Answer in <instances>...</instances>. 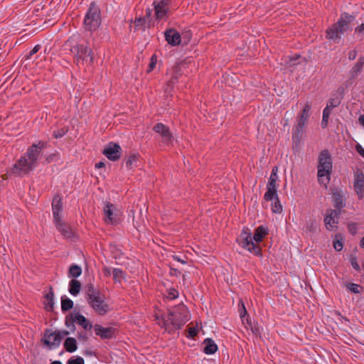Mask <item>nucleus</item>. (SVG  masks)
Here are the masks:
<instances>
[{"label": "nucleus", "instance_id": "33", "mask_svg": "<svg viewBox=\"0 0 364 364\" xmlns=\"http://www.w3.org/2000/svg\"><path fill=\"white\" fill-rule=\"evenodd\" d=\"M304 132V129L294 125L292 129V139L296 143H299Z\"/></svg>", "mask_w": 364, "mask_h": 364}, {"label": "nucleus", "instance_id": "5", "mask_svg": "<svg viewBox=\"0 0 364 364\" xmlns=\"http://www.w3.org/2000/svg\"><path fill=\"white\" fill-rule=\"evenodd\" d=\"M101 25V10L95 1H92L85 13L83 27L85 31L94 32Z\"/></svg>", "mask_w": 364, "mask_h": 364}, {"label": "nucleus", "instance_id": "24", "mask_svg": "<svg viewBox=\"0 0 364 364\" xmlns=\"http://www.w3.org/2000/svg\"><path fill=\"white\" fill-rule=\"evenodd\" d=\"M343 87H341L338 89V92H339V97H331L326 105V109H332L333 108L338 107L341 103V100L343 98Z\"/></svg>", "mask_w": 364, "mask_h": 364}, {"label": "nucleus", "instance_id": "14", "mask_svg": "<svg viewBox=\"0 0 364 364\" xmlns=\"http://www.w3.org/2000/svg\"><path fill=\"white\" fill-rule=\"evenodd\" d=\"M353 187L358 198L363 199L364 198V173L359 169L355 173Z\"/></svg>", "mask_w": 364, "mask_h": 364}, {"label": "nucleus", "instance_id": "2", "mask_svg": "<svg viewBox=\"0 0 364 364\" xmlns=\"http://www.w3.org/2000/svg\"><path fill=\"white\" fill-rule=\"evenodd\" d=\"M86 294L89 306L97 315L105 316L112 310L110 305L106 301L105 295L92 284L87 285Z\"/></svg>", "mask_w": 364, "mask_h": 364}, {"label": "nucleus", "instance_id": "27", "mask_svg": "<svg viewBox=\"0 0 364 364\" xmlns=\"http://www.w3.org/2000/svg\"><path fill=\"white\" fill-rule=\"evenodd\" d=\"M75 317L76 323L81 326L85 330H90L92 328V325L90 321L80 313H75Z\"/></svg>", "mask_w": 364, "mask_h": 364}, {"label": "nucleus", "instance_id": "25", "mask_svg": "<svg viewBox=\"0 0 364 364\" xmlns=\"http://www.w3.org/2000/svg\"><path fill=\"white\" fill-rule=\"evenodd\" d=\"M269 233V230L267 228L259 225L258 226L255 231V234L252 237L253 240L256 242H260L263 240L264 237H266Z\"/></svg>", "mask_w": 364, "mask_h": 364}, {"label": "nucleus", "instance_id": "50", "mask_svg": "<svg viewBox=\"0 0 364 364\" xmlns=\"http://www.w3.org/2000/svg\"><path fill=\"white\" fill-rule=\"evenodd\" d=\"M350 262L353 268L355 269L356 271L359 272L360 270V266L357 262L356 256L351 255L350 257Z\"/></svg>", "mask_w": 364, "mask_h": 364}, {"label": "nucleus", "instance_id": "42", "mask_svg": "<svg viewBox=\"0 0 364 364\" xmlns=\"http://www.w3.org/2000/svg\"><path fill=\"white\" fill-rule=\"evenodd\" d=\"M179 296L178 291L175 288H170L167 290V295L166 296V298L168 300H173L175 299H177Z\"/></svg>", "mask_w": 364, "mask_h": 364}, {"label": "nucleus", "instance_id": "1", "mask_svg": "<svg viewBox=\"0 0 364 364\" xmlns=\"http://www.w3.org/2000/svg\"><path fill=\"white\" fill-rule=\"evenodd\" d=\"M41 154L36 146H29L24 155L13 165L10 171L16 176L27 175L37 166Z\"/></svg>", "mask_w": 364, "mask_h": 364}, {"label": "nucleus", "instance_id": "30", "mask_svg": "<svg viewBox=\"0 0 364 364\" xmlns=\"http://www.w3.org/2000/svg\"><path fill=\"white\" fill-rule=\"evenodd\" d=\"M140 155L139 154H131L126 161V167L129 169H132L138 166L137 162L139 159Z\"/></svg>", "mask_w": 364, "mask_h": 364}, {"label": "nucleus", "instance_id": "48", "mask_svg": "<svg viewBox=\"0 0 364 364\" xmlns=\"http://www.w3.org/2000/svg\"><path fill=\"white\" fill-rule=\"evenodd\" d=\"M156 63H157L156 55L155 54L152 55L151 57V59H150V63L149 64V68H148L147 72L149 73V72L152 71L154 69V68L156 67Z\"/></svg>", "mask_w": 364, "mask_h": 364}, {"label": "nucleus", "instance_id": "3", "mask_svg": "<svg viewBox=\"0 0 364 364\" xmlns=\"http://www.w3.org/2000/svg\"><path fill=\"white\" fill-rule=\"evenodd\" d=\"M317 178L321 185L327 187L333 172L332 156L328 149L322 150L318 156Z\"/></svg>", "mask_w": 364, "mask_h": 364}, {"label": "nucleus", "instance_id": "6", "mask_svg": "<svg viewBox=\"0 0 364 364\" xmlns=\"http://www.w3.org/2000/svg\"><path fill=\"white\" fill-rule=\"evenodd\" d=\"M253 240L250 229L247 227H243L236 242L241 247L254 254L255 256L262 257L261 247L255 244Z\"/></svg>", "mask_w": 364, "mask_h": 364}, {"label": "nucleus", "instance_id": "64", "mask_svg": "<svg viewBox=\"0 0 364 364\" xmlns=\"http://www.w3.org/2000/svg\"><path fill=\"white\" fill-rule=\"evenodd\" d=\"M358 122L363 127H364V114L359 117Z\"/></svg>", "mask_w": 364, "mask_h": 364}, {"label": "nucleus", "instance_id": "57", "mask_svg": "<svg viewBox=\"0 0 364 364\" xmlns=\"http://www.w3.org/2000/svg\"><path fill=\"white\" fill-rule=\"evenodd\" d=\"M357 56V51L355 50H353L348 52V58L350 60H353L355 59Z\"/></svg>", "mask_w": 364, "mask_h": 364}, {"label": "nucleus", "instance_id": "58", "mask_svg": "<svg viewBox=\"0 0 364 364\" xmlns=\"http://www.w3.org/2000/svg\"><path fill=\"white\" fill-rule=\"evenodd\" d=\"M169 274L171 276L178 277L181 274V272L176 268L171 267Z\"/></svg>", "mask_w": 364, "mask_h": 364}, {"label": "nucleus", "instance_id": "37", "mask_svg": "<svg viewBox=\"0 0 364 364\" xmlns=\"http://www.w3.org/2000/svg\"><path fill=\"white\" fill-rule=\"evenodd\" d=\"M346 287L348 291L356 294H360L363 290V287L362 286L355 283H346Z\"/></svg>", "mask_w": 364, "mask_h": 364}, {"label": "nucleus", "instance_id": "59", "mask_svg": "<svg viewBox=\"0 0 364 364\" xmlns=\"http://www.w3.org/2000/svg\"><path fill=\"white\" fill-rule=\"evenodd\" d=\"M296 121H297V123L296 125H297L298 127L302 128V129H304L306 124V122L307 121H305V120H303V119H301L298 117H296Z\"/></svg>", "mask_w": 364, "mask_h": 364}, {"label": "nucleus", "instance_id": "17", "mask_svg": "<svg viewBox=\"0 0 364 364\" xmlns=\"http://www.w3.org/2000/svg\"><path fill=\"white\" fill-rule=\"evenodd\" d=\"M94 330L97 336H100L102 339H110L114 337L115 329L112 327H103L100 324L94 326Z\"/></svg>", "mask_w": 364, "mask_h": 364}, {"label": "nucleus", "instance_id": "56", "mask_svg": "<svg viewBox=\"0 0 364 364\" xmlns=\"http://www.w3.org/2000/svg\"><path fill=\"white\" fill-rule=\"evenodd\" d=\"M46 301L53 300L54 298V292L53 291L52 287L50 288V291L48 293L46 294L44 296Z\"/></svg>", "mask_w": 364, "mask_h": 364}, {"label": "nucleus", "instance_id": "23", "mask_svg": "<svg viewBox=\"0 0 364 364\" xmlns=\"http://www.w3.org/2000/svg\"><path fill=\"white\" fill-rule=\"evenodd\" d=\"M364 67V56L360 55L350 70V78L353 79L361 73Z\"/></svg>", "mask_w": 364, "mask_h": 364}, {"label": "nucleus", "instance_id": "54", "mask_svg": "<svg viewBox=\"0 0 364 364\" xmlns=\"http://www.w3.org/2000/svg\"><path fill=\"white\" fill-rule=\"evenodd\" d=\"M145 23H146L145 18H141V17L136 18L135 21H134L135 26L138 27V28L144 26Z\"/></svg>", "mask_w": 364, "mask_h": 364}, {"label": "nucleus", "instance_id": "7", "mask_svg": "<svg viewBox=\"0 0 364 364\" xmlns=\"http://www.w3.org/2000/svg\"><path fill=\"white\" fill-rule=\"evenodd\" d=\"M187 308L183 304L174 307L173 309H168V321L174 326H180L188 320Z\"/></svg>", "mask_w": 364, "mask_h": 364}, {"label": "nucleus", "instance_id": "53", "mask_svg": "<svg viewBox=\"0 0 364 364\" xmlns=\"http://www.w3.org/2000/svg\"><path fill=\"white\" fill-rule=\"evenodd\" d=\"M198 334V329L195 327H191L188 328V333L187 337L189 338H194Z\"/></svg>", "mask_w": 364, "mask_h": 364}, {"label": "nucleus", "instance_id": "62", "mask_svg": "<svg viewBox=\"0 0 364 364\" xmlns=\"http://www.w3.org/2000/svg\"><path fill=\"white\" fill-rule=\"evenodd\" d=\"M355 32H359V33L364 32V23L356 28Z\"/></svg>", "mask_w": 364, "mask_h": 364}, {"label": "nucleus", "instance_id": "29", "mask_svg": "<svg viewBox=\"0 0 364 364\" xmlns=\"http://www.w3.org/2000/svg\"><path fill=\"white\" fill-rule=\"evenodd\" d=\"M81 289V284L77 279H72L69 282V292L73 296H77Z\"/></svg>", "mask_w": 364, "mask_h": 364}, {"label": "nucleus", "instance_id": "28", "mask_svg": "<svg viewBox=\"0 0 364 364\" xmlns=\"http://www.w3.org/2000/svg\"><path fill=\"white\" fill-rule=\"evenodd\" d=\"M63 346L67 352L73 353L77 348V341L75 338L68 337L65 340Z\"/></svg>", "mask_w": 364, "mask_h": 364}, {"label": "nucleus", "instance_id": "16", "mask_svg": "<svg viewBox=\"0 0 364 364\" xmlns=\"http://www.w3.org/2000/svg\"><path fill=\"white\" fill-rule=\"evenodd\" d=\"M115 205L109 202H106L103 208L105 220L107 224H114L116 223V214L114 213Z\"/></svg>", "mask_w": 364, "mask_h": 364}, {"label": "nucleus", "instance_id": "15", "mask_svg": "<svg viewBox=\"0 0 364 364\" xmlns=\"http://www.w3.org/2000/svg\"><path fill=\"white\" fill-rule=\"evenodd\" d=\"M164 37L167 43L171 46H176L181 44V34L174 28L166 29L164 32Z\"/></svg>", "mask_w": 364, "mask_h": 364}, {"label": "nucleus", "instance_id": "55", "mask_svg": "<svg viewBox=\"0 0 364 364\" xmlns=\"http://www.w3.org/2000/svg\"><path fill=\"white\" fill-rule=\"evenodd\" d=\"M45 308L48 311H52L54 308V301L53 300L47 301Z\"/></svg>", "mask_w": 364, "mask_h": 364}, {"label": "nucleus", "instance_id": "18", "mask_svg": "<svg viewBox=\"0 0 364 364\" xmlns=\"http://www.w3.org/2000/svg\"><path fill=\"white\" fill-rule=\"evenodd\" d=\"M332 193L335 210L341 211L346 206V198L338 189H333Z\"/></svg>", "mask_w": 364, "mask_h": 364}, {"label": "nucleus", "instance_id": "39", "mask_svg": "<svg viewBox=\"0 0 364 364\" xmlns=\"http://www.w3.org/2000/svg\"><path fill=\"white\" fill-rule=\"evenodd\" d=\"M179 81V79L175 77L174 75H171V78L168 80V81L166 83L165 92H171L175 86Z\"/></svg>", "mask_w": 364, "mask_h": 364}, {"label": "nucleus", "instance_id": "11", "mask_svg": "<svg viewBox=\"0 0 364 364\" xmlns=\"http://www.w3.org/2000/svg\"><path fill=\"white\" fill-rule=\"evenodd\" d=\"M122 149L118 144L109 143L102 154L110 161H116L121 157Z\"/></svg>", "mask_w": 364, "mask_h": 364}, {"label": "nucleus", "instance_id": "60", "mask_svg": "<svg viewBox=\"0 0 364 364\" xmlns=\"http://www.w3.org/2000/svg\"><path fill=\"white\" fill-rule=\"evenodd\" d=\"M356 151L357 152L363 157L364 158V149L360 144L356 145Z\"/></svg>", "mask_w": 364, "mask_h": 364}, {"label": "nucleus", "instance_id": "31", "mask_svg": "<svg viewBox=\"0 0 364 364\" xmlns=\"http://www.w3.org/2000/svg\"><path fill=\"white\" fill-rule=\"evenodd\" d=\"M318 228L317 223L314 219H309L306 222L305 226L304 228L306 232L309 234H314L316 232Z\"/></svg>", "mask_w": 364, "mask_h": 364}, {"label": "nucleus", "instance_id": "63", "mask_svg": "<svg viewBox=\"0 0 364 364\" xmlns=\"http://www.w3.org/2000/svg\"><path fill=\"white\" fill-rule=\"evenodd\" d=\"M105 166V164L102 161H100L95 164V168H102Z\"/></svg>", "mask_w": 364, "mask_h": 364}, {"label": "nucleus", "instance_id": "43", "mask_svg": "<svg viewBox=\"0 0 364 364\" xmlns=\"http://www.w3.org/2000/svg\"><path fill=\"white\" fill-rule=\"evenodd\" d=\"M41 48V46L39 44L36 45L33 48L29 51L28 53L26 54L23 57L25 60H31L36 53H37Z\"/></svg>", "mask_w": 364, "mask_h": 364}, {"label": "nucleus", "instance_id": "34", "mask_svg": "<svg viewBox=\"0 0 364 364\" xmlns=\"http://www.w3.org/2000/svg\"><path fill=\"white\" fill-rule=\"evenodd\" d=\"M75 323H76L75 314L71 313L65 316V324L72 332L75 330Z\"/></svg>", "mask_w": 364, "mask_h": 364}, {"label": "nucleus", "instance_id": "51", "mask_svg": "<svg viewBox=\"0 0 364 364\" xmlns=\"http://www.w3.org/2000/svg\"><path fill=\"white\" fill-rule=\"evenodd\" d=\"M241 304H242V306L239 309L240 316V318H241L242 322H245V317H246V316H247V312L246 308H245L243 302H241Z\"/></svg>", "mask_w": 364, "mask_h": 364}, {"label": "nucleus", "instance_id": "44", "mask_svg": "<svg viewBox=\"0 0 364 364\" xmlns=\"http://www.w3.org/2000/svg\"><path fill=\"white\" fill-rule=\"evenodd\" d=\"M60 159V154L58 151H55L53 154L48 155L46 158V162L50 164L51 162L57 161Z\"/></svg>", "mask_w": 364, "mask_h": 364}, {"label": "nucleus", "instance_id": "4", "mask_svg": "<svg viewBox=\"0 0 364 364\" xmlns=\"http://www.w3.org/2000/svg\"><path fill=\"white\" fill-rule=\"evenodd\" d=\"M353 19V16L343 13L338 21L326 30V38L333 43H339L341 35L350 31V23Z\"/></svg>", "mask_w": 364, "mask_h": 364}, {"label": "nucleus", "instance_id": "41", "mask_svg": "<svg viewBox=\"0 0 364 364\" xmlns=\"http://www.w3.org/2000/svg\"><path fill=\"white\" fill-rule=\"evenodd\" d=\"M68 130L69 129L67 127H62L58 130L54 131L53 136L55 139H60L68 133Z\"/></svg>", "mask_w": 364, "mask_h": 364}, {"label": "nucleus", "instance_id": "38", "mask_svg": "<svg viewBox=\"0 0 364 364\" xmlns=\"http://www.w3.org/2000/svg\"><path fill=\"white\" fill-rule=\"evenodd\" d=\"M311 108V105L309 103H306L304 109L301 110V113L297 116V117L301 119L308 121L310 116Z\"/></svg>", "mask_w": 364, "mask_h": 364}, {"label": "nucleus", "instance_id": "10", "mask_svg": "<svg viewBox=\"0 0 364 364\" xmlns=\"http://www.w3.org/2000/svg\"><path fill=\"white\" fill-rule=\"evenodd\" d=\"M341 211L328 209L326 210V215L324 218V224L327 230H333L336 229L338 223Z\"/></svg>", "mask_w": 364, "mask_h": 364}, {"label": "nucleus", "instance_id": "46", "mask_svg": "<svg viewBox=\"0 0 364 364\" xmlns=\"http://www.w3.org/2000/svg\"><path fill=\"white\" fill-rule=\"evenodd\" d=\"M113 278L114 280L119 281V279L124 277V272L121 269L114 268L112 271Z\"/></svg>", "mask_w": 364, "mask_h": 364}, {"label": "nucleus", "instance_id": "19", "mask_svg": "<svg viewBox=\"0 0 364 364\" xmlns=\"http://www.w3.org/2000/svg\"><path fill=\"white\" fill-rule=\"evenodd\" d=\"M279 177L277 173H271L267 184L266 198H271V196L277 191L278 184L277 181Z\"/></svg>", "mask_w": 364, "mask_h": 364}, {"label": "nucleus", "instance_id": "21", "mask_svg": "<svg viewBox=\"0 0 364 364\" xmlns=\"http://www.w3.org/2000/svg\"><path fill=\"white\" fill-rule=\"evenodd\" d=\"M57 335L55 331H53L51 329L46 328L44 331L43 338H42V342L49 348V349H55L59 346H55L51 345L55 342L54 339Z\"/></svg>", "mask_w": 364, "mask_h": 364}, {"label": "nucleus", "instance_id": "9", "mask_svg": "<svg viewBox=\"0 0 364 364\" xmlns=\"http://www.w3.org/2000/svg\"><path fill=\"white\" fill-rule=\"evenodd\" d=\"M172 0H154L153 6L154 9V17L157 21H166L170 15V9Z\"/></svg>", "mask_w": 364, "mask_h": 364}, {"label": "nucleus", "instance_id": "49", "mask_svg": "<svg viewBox=\"0 0 364 364\" xmlns=\"http://www.w3.org/2000/svg\"><path fill=\"white\" fill-rule=\"evenodd\" d=\"M172 75H174L175 77H176L177 78H180V77L182 75V70H181V68L179 65H176L173 67L172 68Z\"/></svg>", "mask_w": 364, "mask_h": 364}, {"label": "nucleus", "instance_id": "20", "mask_svg": "<svg viewBox=\"0 0 364 364\" xmlns=\"http://www.w3.org/2000/svg\"><path fill=\"white\" fill-rule=\"evenodd\" d=\"M63 211V202L62 199L55 196L52 202V212L53 215V221L61 219L60 213Z\"/></svg>", "mask_w": 364, "mask_h": 364}, {"label": "nucleus", "instance_id": "35", "mask_svg": "<svg viewBox=\"0 0 364 364\" xmlns=\"http://www.w3.org/2000/svg\"><path fill=\"white\" fill-rule=\"evenodd\" d=\"M57 333V335H55V342L53 343L51 345L55 346H60V343L62 340L67 336L70 333L68 331L63 330V331H55Z\"/></svg>", "mask_w": 364, "mask_h": 364}, {"label": "nucleus", "instance_id": "61", "mask_svg": "<svg viewBox=\"0 0 364 364\" xmlns=\"http://www.w3.org/2000/svg\"><path fill=\"white\" fill-rule=\"evenodd\" d=\"M173 259L182 264H186L187 262L186 260L181 259L180 257L178 255H173Z\"/></svg>", "mask_w": 364, "mask_h": 364}, {"label": "nucleus", "instance_id": "52", "mask_svg": "<svg viewBox=\"0 0 364 364\" xmlns=\"http://www.w3.org/2000/svg\"><path fill=\"white\" fill-rule=\"evenodd\" d=\"M333 248L337 252L341 251L343 247V242H341V240H339L337 239L333 241Z\"/></svg>", "mask_w": 364, "mask_h": 364}, {"label": "nucleus", "instance_id": "45", "mask_svg": "<svg viewBox=\"0 0 364 364\" xmlns=\"http://www.w3.org/2000/svg\"><path fill=\"white\" fill-rule=\"evenodd\" d=\"M67 364H85V361L80 356L72 357L68 360Z\"/></svg>", "mask_w": 364, "mask_h": 364}, {"label": "nucleus", "instance_id": "22", "mask_svg": "<svg viewBox=\"0 0 364 364\" xmlns=\"http://www.w3.org/2000/svg\"><path fill=\"white\" fill-rule=\"evenodd\" d=\"M264 200L266 201H272V210L274 213H281L282 212V206L279 199L277 191L271 196V198H266V193L264 195Z\"/></svg>", "mask_w": 364, "mask_h": 364}, {"label": "nucleus", "instance_id": "32", "mask_svg": "<svg viewBox=\"0 0 364 364\" xmlns=\"http://www.w3.org/2000/svg\"><path fill=\"white\" fill-rule=\"evenodd\" d=\"M73 301L66 296H63L61 297V310L63 313L73 309Z\"/></svg>", "mask_w": 364, "mask_h": 364}, {"label": "nucleus", "instance_id": "40", "mask_svg": "<svg viewBox=\"0 0 364 364\" xmlns=\"http://www.w3.org/2000/svg\"><path fill=\"white\" fill-rule=\"evenodd\" d=\"M331 112V109L324 108V109L323 111V117H322V121H321V127L323 129H326L328 127V119H329Z\"/></svg>", "mask_w": 364, "mask_h": 364}, {"label": "nucleus", "instance_id": "8", "mask_svg": "<svg viewBox=\"0 0 364 364\" xmlns=\"http://www.w3.org/2000/svg\"><path fill=\"white\" fill-rule=\"evenodd\" d=\"M72 51L75 53V58L77 63L85 61L89 65L93 63V52L88 47L87 43L77 44L74 46Z\"/></svg>", "mask_w": 364, "mask_h": 364}, {"label": "nucleus", "instance_id": "13", "mask_svg": "<svg viewBox=\"0 0 364 364\" xmlns=\"http://www.w3.org/2000/svg\"><path fill=\"white\" fill-rule=\"evenodd\" d=\"M53 223L57 230L61 233L64 238L71 239L74 237L75 233L69 224L63 221L62 219L54 220Z\"/></svg>", "mask_w": 364, "mask_h": 364}, {"label": "nucleus", "instance_id": "36", "mask_svg": "<svg viewBox=\"0 0 364 364\" xmlns=\"http://www.w3.org/2000/svg\"><path fill=\"white\" fill-rule=\"evenodd\" d=\"M82 274V269L81 267L75 264H73L69 269V273L68 277H73L77 278L80 277Z\"/></svg>", "mask_w": 364, "mask_h": 364}, {"label": "nucleus", "instance_id": "12", "mask_svg": "<svg viewBox=\"0 0 364 364\" xmlns=\"http://www.w3.org/2000/svg\"><path fill=\"white\" fill-rule=\"evenodd\" d=\"M153 130L161 137L164 143L166 144L171 143L173 136L168 126L159 122L154 126Z\"/></svg>", "mask_w": 364, "mask_h": 364}, {"label": "nucleus", "instance_id": "47", "mask_svg": "<svg viewBox=\"0 0 364 364\" xmlns=\"http://www.w3.org/2000/svg\"><path fill=\"white\" fill-rule=\"evenodd\" d=\"M32 146H36V149L42 153V150L48 148L49 144L45 141H38L36 144H33Z\"/></svg>", "mask_w": 364, "mask_h": 364}, {"label": "nucleus", "instance_id": "26", "mask_svg": "<svg viewBox=\"0 0 364 364\" xmlns=\"http://www.w3.org/2000/svg\"><path fill=\"white\" fill-rule=\"evenodd\" d=\"M204 343L205 346L203 349V352L205 354L211 355L218 350V346L213 339L207 338L204 340Z\"/></svg>", "mask_w": 364, "mask_h": 364}]
</instances>
